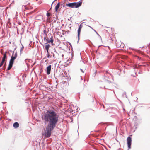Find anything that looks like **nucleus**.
Wrapping results in <instances>:
<instances>
[{"label":"nucleus","mask_w":150,"mask_h":150,"mask_svg":"<svg viewBox=\"0 0 150 150\" xmlns=\"http://www.w3.org/2000/svg\"><path fill=\"white\" fill-rule=\"evenodd\" d=\"M127 142L128 146L129 149H130L131 148V138L129 137H128L127 139Z\"/></svg>","instance_id":"obj_4"},{"label":"nucleus","mask_w":150,"mask_h":150,"mask_svg":"<svg viewBox=\"0 0 150 150\" xmlns=\"http://www.w3.org/2000/svg\"><path fill=\"white\" fill-rule=\"evenodd\" d=\"M46 39V38H44V40H45Z\"/></svg>","instance_id":"obj_18"},{"label":"nucleus","mask_w":150,"mask_h":150,"mask_svg":"<svg viewBox=\"0 0 150 150\" xmlns=\"http://www.w3.org/2000/svg\"><path fill=\"white\" fill-rule=\"evenodd\" d=\"M44 33L46 35H47V33L46 32V31L45 30H44Z\"/></svg>","instance_id":"obj_14"},{"label":"nucleus","mask_w":150,"mask_h":150,"mask_svg":"<svg viewBox=\"0 0 150 150\" xmlns=\"http://www.w3.org/2000/svg\"><path fill=\"white\" fill-rule=\"evenodd\" d=\"M51 69V65H50L47 67V74L49 75L50 74Z\"/></svg>","instance_id":"obj_7"},{"label":"nucleus","mask_w":150,"mask_h":150,"mask_svg":"<svg viewBox=\"0 0 150 150\" xmlns=\"http://www.w3.org/2000/svg\"><path fill=\"white\" fill-rule=\"evenodd\" d=\"M4 62H2V61L1 62L0 64V67H1L3 64Z\"/></svg>","instance_id":"obj_12"},{"label":"nucleus","mask_w":150,"mask_h":150,"mask_svg":"<svg viewBox=\"0 0 150 150\" xmlns=\"http://www.w3.org/2000/svg\"><path fill=\"white\" fill-rule=\"evenodd\" d=\"M17 57V52H16L15 53L13 52L10 60L9 64L7 69V70H9L13 66L14 60L16 59Z\"/></svg>","instance_id":"obj_2"},{"label":"nucleus","mask_w":150,"mask_h":150,"mask_svg":"<svg viewBox=\"0 0 150 150\" xmlns=\"http://www.w3.org/2000/svg\"><path fill=\"white\" fill-rule=\"evenodd\" d=\"M6 66V64H5L3 66V67H5V66Z\"/></svg>","instance_id":"obj_17"},{"label":"nucleus","mask_w":150,"mask_h":150,"mask_svg":"<svg viewBox=\"0 0 150 150\" xmlns=\"http://www.w3.org/2000/svg\"><path fill=\"white\" fill-rule=\"evenodd\" d=\"M49 56H50V55L48 53V55H47V57L49 58Z\"/></svg>","instance_id":"obj_16"},{"label":"nucleus","mask_w":150,"mask_h":150,"mask_svg":"<svg viewBox=\"0 0 150 150\" xmlns=\"http://www.w3.org/2000/svg\"><path fill=\"white\" fill-rule=\"evenodd\" d=\"M23 47L21 49V51H23Z\"/></svg>","instance_id":"obj_15"},{"label":"nucleus","mask_w":150,"mask_h":150,"mask_svg":"<svg viewBox=\"0 0 150 150\" xmlns=\"http://www.w3.org/2000/svg\"><path fill=\"white\" fill-rule=\"evenodd\" d=\"M50 47V45L49 44H47L45 45V48L46 49L47 54L49 53V48Z\"/></svg>","instance_id":"obj_8"},{"label":"nucleus","mask_w":150,"mask_h":150,"mask_svg":"<svg viewBox=\"0 0 150 150\" xmlns=\"http://www.w3.org/2000/svg\"><path fill=\"white\" fill-rule=\"evenodd\" d=\"M81 71H82V72H83V71H82V70H81Z\"/></svg>","instance_id":"obj_20"},{"label":"nucleus","mask_w":150,"mask_h":150,"mask_svg":"<svg viewBox=\"0 0 150 150\" xmlns=\"http://www.w3.org/2000/svg\"><path fill=\"white\" fill-rule=\"evenodd\" d=\"M50 13L47 12V17H49L50 16Z\"/></svg>","instance_id":"obj_13"},{"label":"nucleus","mask_w":150,"mask_h":150,"mask_svg":"<svg viewBox=\"0 0 150 150\" xmlns=\"http://www.w3.org/2000/svg\"><path fill=\"white\" fill-rule=\"evenodd\" d=\"M82 4L81 2L76 3L73 2L66 4V5L67 6L71 8H78Z\"/></svg>","instance_id":"obj_3"},{"label":"nucleus","mask_w":150,"mask_h":150,"mask_svg":"<svg viewBox=\"0 0 150 150\" xmlns=\"http://www.w3.org/2000/svg\"><path fill=\"white\" fill-rule=\"evenodd\" d=\"M59 118V115L52 110H48L42 116V119L45 124L49 123L45 130V136L49 137L51 135L52 131L55 127Z\"/></svg>","instance_id":"obj_1"},{"label":"nucleus","mask_w":150,"mask_h":150,"mask_svg":"<svg viewBox=\"0 0 150 150\" xmlns=\"http://www.w3.org/2000/svg\"><path fill=\"white\" fill-rule=\"evenodd\" d=\"M80 78V79H81V80H82V78H81V77Z\"/></svg>","instance_id":"obj_19"},{"label":"nucleus","mask_w":150,"mask_h":150,"mask_svg":"<svg viewBox=\"0 0 150 150\" xmlns=\"http://www.w3.org/2000/svg\"><path fill=\"white\" fill-rule=\"evenodd\" d=\"M46 40L47 41V43H51L52 45V46H53L54 45V44L53 43V37H51L50 38V39H46Z\"/></svg>","instance_id":"obj_6"},{"label":"nucleus","mask_w":150,"mask_h":150,"mask_svg":"<svg viewBox=\"0 0 150 150\" xmlns=\"http://www.w3.org/2000/svg\"><path fill=\"white\" fill-rule=\"evenodd\" d=\"M59 6H60V3H58L57 4V5H56L55 7V10L56 11H57L58 8H59Z\"/></svg>","instance_id":"obj_10"},{"label":"nucleus","mask_w":150,"mask_h":150,"mask_svg":"<svg viewBox=\"0 0 150 150\" xmlns=\"http://www.w3.org/2000/svg\"><path fill=\"white\" fill-rule=\"evenodd\" d=\"M6 58H7V57L6 56V54L5 53L3 54V57L2 58V60L1 61H2V62H4L5 61V59Z\"/></svg>","instance_id":"obj_11"},{"label":"nucleus","mask_w":150,"mask_h":150,"mask_svg":"<svg viewBox=\"0 0 150 150\" xmlns=\"http://www.w3.org/2000/svg\"><path fill=\"white\" fill-rule=\"evenodd\" d=\"M19 124L18 122H16L14 123L13 124V127L16 128H17L19 127Z\"/></svg>","instance_id":"obj_9"},{"label":"nucleus","mask_w":150,"mask_h":150,"mask_svg":"<svg viewBox=\"0 0 150 150\" xmlns=\"http://www.w3.org/2000/svg\"><path fill=\"white\" fill-rule=\"evenodd\" d=\"M83 25V23H81L79 26V27L78 30V39H79V35L80 33V32L81 31V30L82 29Z\"/></svg>","instance_id":"obj_5"}]
</instances>
